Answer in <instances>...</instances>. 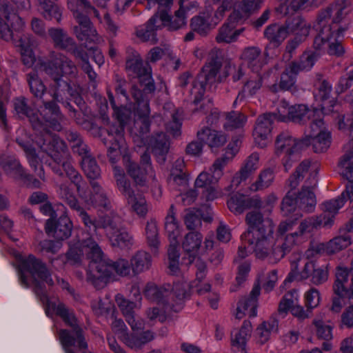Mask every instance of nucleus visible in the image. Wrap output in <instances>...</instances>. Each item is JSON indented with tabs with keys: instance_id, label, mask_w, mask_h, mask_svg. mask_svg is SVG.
Here are the masks:
<instances>
[{
	"instance_id": "obj_1",
	"label": "nucleus",
	"mask_w": 353,
	"mask_h": 353,
	"mask_svg": "<svg viewBox=\"0 0 353 353\" xmlns=\"http://www.w3.org/2000/svg\"><path fill=\"white\" fill-rule=\"evenodd\" d=\"M41 68L51 80L49 89L52 100L46 101L42 99L43 105L39 107L38 111L46 122L59 130L63 115L57 102L64 104L70 111V116L76 117L77 111L68 101L73 99L78 104L82 101L79 97V88L68 80L76 76L77 68L68 57L55 52H51L48 60L41 63Z\"/></svg>"
},
{
	"instance_id": "obj_2",
	"label": "nucleus",
	"mask_w": 353,
	"mask_h": 353,
	"mask_svg": "<svg viewBox=\"0 0 353 353\" xmlns=\"http://www.w3.org/2000/svg\"><path fill=\"white\" fill-rule=\"evenodd\" d=\"M26 274H30L34 285V290L40 300L46 303L48 307H52L55 313L59 316L63 321L72 329V335L77 337V345L80 350H85L88 344L83 336L82 329L79 326L77 319L73 312L68 308L64 304L59 303L58 305L50 303L48 301L43 283L48 285H53V281L50 274L46 265L33 255L22 259L20 263V281L25 287H28Z\"/></svg>"
},
{
	"instance_id": "obj_3",
	"label": "nucleus",
	"mask_w": 353,
	"mask_h": 353,
	"mask_svg": "<svg viewBox=\"0 0 353 353\" xmlns=\"http://www.w3.org/2000/svg\"><path fill=\"white\" fill-rule=\"evenodd\" d=\"M125 69L134 77H137L143 86V90L133 85L131 94L137 104V113L139 117L137 124L141 123L140 133L142 134L149 132L150 114V99L156 88L152 78V68L144 65L140 54L133 48L128 47L126 49Z\"/></svg>"
},
{
	"instance_id": "obj_4",
	"label": "nucleus",
	"mask_w": 353,
	"mask_h": 353,
	"mask_svg": "<svg viewBox=\"0 0 353 353\" xmlns=\"http://www.w3.org/2000/svg\"><path fill=\"white\" fill-rule=\"evenodd\" d=\"M350 265L346 267L343 264L336 268L335 281L333 285L334 295L332 299L330 311L339 313L347 298L349 304L353 301V254L350 256Z\"/></svg>"
},
{
	"instance_id": "obj_5",
	"label": "nucleus",
	"mask_w": 353,
	"mask_h": 353,
	"mask_svg": "<svg viewBox=\"0 0 353 353\" xmlns=\"http://www.w3.org/2000/svg\"><path fill=\"white\" fill-rule=\"evenodd\" d=\"M222 66V57L217 50H212L207 59V62L202 68L201 72L193 81L191 95L194 96V103L196 105L203 97L207 85H211L216 81H222L223 74L217 77Z\"/></svg>"
},
{
	"instance_id": "obj_6",
	"label": "nucleus",
	"mask_w": 353,
	"mask_h": 353,
	"mask_svg": "<svg viewBox=\"0 0 353 353\" xmlns=\"http://www.w3.org/2000/svg\"><path fill=\"white\" fill-rule=\"evenodd\" d=\"M36 143L41 151L59 164L70 157L65 143L57 134L48 131L43 132L38 135Z\"/></svg>"
},
{
	"instance_id": "obj_7",
	"label": "nucleus",
	"mask_w": 353,
	"mask_h": 353,
	"mask_svg": "<svg viewBox=\"0 0 353 353\" xmlns=\"http://www.w3.org/2000/svg\"><path fill=\"white\" fill-rule=\"evenodd\" d=\"M36 143L41 151L59 164L70 157L65 143L57 134L48 131L43 132L38 135Z\"/></svg>"
},
{
	"instance_id": "obj_8",
	"label": "nucleus",
	"mask_w": 353,
	"mask_h": 353,
	"mask_svg": "<svg viewBox=\"0 0 353 353\" xmlns=\"http://www.w3.org/2000/svg\"><path fill=\"white\" fill-rule=\"evenodd\" d=\"M113 276L112 260L103 254L99 259L91 261L87 272V281L97 289L103 288Z\"/></svg>"
},
{
	"instance_id": "obj_9",
	"label": "nucleus",
	"mask_w": 353,
	"mask_h": 353,
	"mask_svg": "<svg viewBox=\"0 0 353 353\" xmlns=\"http://www.w3.org/2000/svg\"><path fill=\"white\" fill-rule=\"evenodd\" d=\"M248 229L243 234V239L261 236L262 234L273 233L274 225L269 217H265L259 211H251L245 216Z\"/></svg>"
},
{
	"instance_id": "obj_10",
	"label": "nucleus",
	"mask_w": 353,
	"mask_h": 353,
	"mask_svg": "<svg viewBox=\"0 0 353 353\" xmlns=\"http://www.w3.org/2000/svg\"><path fill=\"white\" fill-rule=\"evenodd\" d=\"M223 8H217L214 15L210 10L201 13L200 15L193 17L190 26L193 31L200 35H206L211 29L214 28L224 17Z\"/></svg>"
},
{
	"instance_id": "obj_11",
	"label": "nucleus",
	"mask_w": 353,
	"mask_h": 353,
	"mask_svg": "<svg viewBox=\"0 0 353 353\" xmlns=\"http://www.w3.org/2000/svg\"><path fill=\"white\" fill-rule=\"evenodd\" d=\"M273 233L262 234L261 236H253L245 239L250 245H253V251L257 259H267L270 263L274 264L272 259V254L274 248V241L272 237Z\"/></svg>"
},
{
	"instance_id": "obj_12",
	"label": "nucleus",
	"mask_w": 353,
	"mask_h": 353,
	"mask_svg": "<svg viewBox=\"0 0 353 353\" xmlns=\"http://www.w3.org/2000/svg\"><path fill=\"white\" fill-rule=\"evenodd\" d=\"M228 157H220L217 158L210 167L209 171L202 172L195 180L196 188H203L216 185L223 174V168L228 163Z\"/></svg>"
},
{
	"instance_id": "obj_13",
	"label": "nucleus",
	"mask_w": 353,
	"mask_h": 353,
	"mask_svg": "<svg viewBox=\"0 0 353 353\" xmlns=\"http://www.w3.org/2000/svg\"><path fill=\"white\" fill-rule=\"evenodd\" d=\"M68 7L78 23L77 26L92 23L88 14H93L97 19L101 20L99 11L88 0H68Z\"/></svg>"
},
{
	"instance_id": "obj_14",
	"label": "nucleus",
	"mask_w": 353,
	"mask_h": 353,
	"mask_svg": "<svg viewBox=\"0 0 353 353\" xmlns=\"http://www.w3.org/2000/svg\"><path fill=\"white\" fill-rule=\"evenodd\" d=\"M275 117L272 112H266L259 116L256 121L253 137L256 144L261 148L265 147L269 142Z\"/></svg>"
},
{
	"instance_id": "obj_15",
	"label": "nucleus",
	"mask_w": 353,
	"mask_h": 353,
	"mask_svg": "<svg viewBox=\"0 0 353 353\" xmlns=\"http://www.w3.org/2000/svg\"><path fill=\"white\" fill-rule=\"evenodd\" d=\"M316 184V174H310V176L305 182V185H303L301 190L296 196L298 208L306 212H311L314 210L316 201L312 188L315 187Z\"/></svg>"
},
{
	"instance_id": "obj_16",
	"label": "nucleus",
	"mask_w": 353,
	"mask_h": 353,
	"mask_svg": "<svg viewBox=\"0 0 353 353\" xmlns=\"http://www.w3.org/2000/svg\"><path fill=\"white\" fill-rule=\"evenodd\" d=\"M72 227L70 218L63 214L56 222L53 219H48L45 230L47 234H52L59 241H63L70 236Z\"/></svg>"
},
{
	"instance_id": "obj_17",
	"label": "nucleus",
	"mask_w": 353,
	"mask_h": 353,
	"mask_svg": "<svg viewBox=\"0 0 353 353\" xmlns=\"http://www.w3.org/2000/svg\"><path fill=\"white\" fill-rule=\"evenodd\" d=\"M194 2L190 5L188 0H181L180 8L175 12V15L171 18L168 12L163 10L159 13V18L163 25L168 26L170 30H176L185 25V13L190 7L194 6Z\"/></svg>"
},
{
	"instance_id": "obj_18",
	"label": "nucleus",
	"mask_w": 353,
	"mask_h": 353,
	"mask_svg": "<svg viewBox=\"0 0 353 353\" xmlns=\"http://www.w3.org/2000/svg\"><path fill=\"white\" fill-rule=\"evenodd\" d=\"M229 210L235 214H241L250 208L259 209L262 206L261 200L257 197H247L241 194H235L227 202Z\"/></svg>"
},
{
	"instance_id": "obj_19",
	"label": "nucleus",
	"mask_w": 353,
	"mask_h": 353,
	"mask_svg": "<svg viewBox=\"0 0 353 353\" xmlns=\"http://www.w3.org/2000/svg\"><path fill=\"white\" fill-rule=\"evenodd\" d=\"M260 294V286L255 285L248 296L243 297L238 303L236 318L241 319L248 314L250 317L256 316L257 299Z\"/></svg>"
},
{
	"instance_id": "obj_20",
	"label": "nucleus",
	"mask_w": 353,
	"mask_h": 353,
	"mask_svg": "<svg viewBox=\"0 0 353 353\" xmlns=\"http://www.w3.org/2000/svg\"><path fill=\"white\" fill-rule=\"evenodd\" d=\"M123 163L128 174L137 186L144 187L147 184L148 176L154 179V175L150 171L141 167L128 156L123 157Z\"/></svg>"
},
{
	"instance_id": "obj_21",
	"label": "nucleus",
	"mask_w": 353,
	"mask_h": 353,
	"mask_svg": "<svg viewBox=\"0 0 353 353\" xmlns=\"http://www.w3.org/2000/svg\"><path fill=\"white\" fill-rule=\"evenodd\" d=\"M68 159H69L61 162L63 171L70 182L75 185L78 195L81 198L86 199H88L87 182L83 179L81 174L74 168Z\"/></svg>"
},
{
	"instance_id": "obj_22",
	"label": "nucleus",
	"mask_w": 353,
	"mask_h": 353,
	"mask_svg": "<svg viewBox=\"0 0 353 353\" xmlns=\"http://www.w3.org/2000/svg\"><path fill=\"white\" fill-rule=\"evenodd\" d=\"M196 137L198 140L206 144L211 149L221 148L227 142V137L223 132L208 126L203 127L199 130Z\"/></svg>"
},
{
	"instance_id": "obj_23",
	"label": "nucleus",
	"mask_w": 353,
	"mask_h": 353,
	"mask_svg": "<svg viewBox=\"0 0 353 353\" xmlns=\"http://www.w3.org/2000/svg\"><path fill=\"white\" fill-rule=\"evenodd\" d=\"M271 74L272 72H268L262 76L256 73L254 76L251 77L245 83L243 90L239 93L234 102V105H236L238 101L241 102L244 100L245 92H248L250 96L254 95L260 90L263 83L270 88L271 85L268 81V77Z\"/></svg>"
},
{
	"instance_id": "obj_24",
	"label": "nucleus",
	"mask_w": 353,
	"mask_h": 353,
	"mask_svg": "<svg viewBox=\"0 0 353 353\" xmlns=\"http://www.w3.org/2000/svg\"><path fill=\"white\" fill-rule=\"evenodd\" d=\"M313 270V262L299 257L291 262V270L288 276L290 281H303L308 279Z\"/></svg>"
},
{
	"instance_id": "obj_25",
	"label": "nucleus",
	"mask_w": 353,
	"mask_h": 353,
	"mask_svg": "<svg viewBox=\"0 0 353 353\" xmlns=\"http://www.w3.org/2000/svg\"><path fill=\"white\" fill-rule=\"evenodd\" d=\"M116 302L131 328L133 330L142 329L143 322L142 321H137L134 316V309L137 306V304L126 299L121 294L116 296Z\"/></svg>"
},
{
	"instance_id": "obj_26",
	"label": "nucleus",
	"mask_w": 353,
	"mask_h": 353,
	"mask_svg": "<svg viewBox=\"0 0 353 353\" xmlns=\"http://www.w3.org/2000/svg\"><path fill=\"white\" fill-rule=\"evenodd\" d=\"M232 18H236L232 14L229 17L218 30L215 40L218 43H231L235 42L239 36L243 32L244 28L235 29L234 24L231 21Z\"/></svg>"
},
{
	"instance_id": "obj_27",
	"label": "nucleus",
	"mask_w": 353,
	"mask_h": 353,
	"mask_svg": "<svg viewBox=\"0 0 353 353\" xmlns=\"http://www.w3.org/2000/svg\"><path fill=\"white\" fill-rule=\"evenodd\" d=\"M78 245L81 248V252L85 254L88 259L96 260L103 256V251L98 243L94 239V235L90 233L83 232L82 237L79 241Z\"/></svg>"
},
{
	"instance_id": "obj_28",
	"label": "nucleus",
	"mask_w": 353,
	"mask_h": 353,
	"mask_svg": "<svg viewBox=\"0 0 353 353\" xmlns=\"http://www.w3.org/2000/svg\"><path fill=\"white\" fill-rule=\"evenodd\" d=\"M241 59L255 73H258L266 63L261 50L256 46L245 48L241 54Z\"/></svg>"
},
{
	"instance_id": "obj_29",
	"label": "nucleus",
	"mask_w": 353,
	"mask_h": 353,
	"mask_svg": "<svg viewBox=\"0 0 353 353\" xmlns=\"http://www.w3.org/2000/svg\"><path fill=\"white\" fill-rule=\"evenodd\" d=\"M319 114V111L315 110L314 115L307 120V123L305 124L307 126L304 130V137H302L303 144L309 143L310 137H316L329 131Z\"/></svg>"
},
{
	"instance_id": "obj_30",
	"label": "nucleus",
	"mask_w": 353,
	"mask_h": 353,
	"mask_svg": "<svg viewBox=\"0 0 353 353\" xmlns=\"http://www.w3.org/2000/svg\"><path fill=\"white\" fill-rule=\"evenodd\" d=\"M303 138L296 139L287 131L281 132L275 140V150L277 155L297 148H303Z\"/></svg>"
},
{
	"instance_id": "obj_31",
	"label": "nucleus",
	"mask_w": 353,
	"mask_h": 353,
	"mask_svg": "<svg viewBox=\"0 0 353 353\" xmlns=\"http://www.w3.org/2000/svg\"><path fill=\"white\" fill-rule=\"evenodd\" d=\"M296 235L294 233L280 237L274 241V248L272 254L274 262L278 263L288 253H289L296 245Z\"/></svg>"
},
{
	"instance_id": "obj_32",
	"label": "nucleus",
	"mask_w": 353,
	"mask_h": 353,
	"mask_svg": "<svg viewBox=\"0 0 353 353\" xmlns=\"http://www.w3.org/2000/svg\"><path fill=\"white\" fill-rule=\"evenodd\" d=\"M0 165L10 176L22 179L26 172L19 161L13 156L2 155L0 157Z\"/></svg>"
},
{
	"instance_id": "obj_33",
	"label": "nucleus",
	"mask_w": 353,
	"mask_h": 353,
	"mask_svg": "<svg viewBox=\"0 0 353 353\" xmlns=\"http://www.w3.org/2000/svg\"><path fill=\"white\" fill-rule=\"evenodd\" d=\"M99 225L105 232L108 239H110L122 227L121 218L116 213L111 212L99 216Z\"/></svg>"
},
{
	"instance_id": "obj_34",
	"label": "nucleus",
	"mask_w": 353,
	"mask_h": 353,
	"mask_svg": "<svg viewBox=\"0 0 353 353\" xmlns=\"http://www.w3.org/2000/svg\"><path fill=\"white\" fill-rule=\"evenodd\" d=\"M152 152L157 161L162 164L165 161L166 155L170 148V141L165 134H157L151 140Z\"/></svg>"
},
{
	"instance_id": "obj_35",
	"label": "nucleus",
	"mask_w": 353,
	"mask_h": 353,
	"mask_svg": "<svg viewBox=\"0 0 353 353\" xmlns=\"http://www.w3.org/2000/svg\"><path fill=\"white\" fill-rule=\"evenodd\" d=\"M14 108L16 113L21 117H26L32 123L34 128L41 125V121L37 112H34L28 104L24 97H19L14 101Z\"/></svg>"
},
{
	"instance_id": "obj_36",
	"label": "nucleus",
	"mask_w": 353,
	"mask_h": 353,
	"mask_svg": "<svg viewBox=\"0 0 353 353\" xmlns=\"http://www.w3.org/2000/svg\"><path fill=\"white\" fill-rule=\"evenodd\" d=\"M203 242V235L199 231H190L183 237L181 245L183 250L189 254V258L197 256Z\"/></svg>"
},
{
	"instance_id": "obj_37",
	"label": "nucleus",
	"mask_w": 353,
	"mask_h": 353,
	"mask_svg": "<svg viewBox=\"0 0 353 353\" xmlns=\"http://www.w3.org/2000/svg\"><path fill=\"white\" fill-rule=\"evenodd\" d=\"M48 34L52 40L54 46L67 51H70L75 47V41L69 37L61 28H52L48 30Z\"/></svg>"
},
{
	"instance_id": "obj_38",
	"label": "nucleus",
	"mask_w": 353,
	"mask_h": 353,
	"mask_svg": "<svg viewBox=\"0 0 353 353\" xmlns=\"http://www.w3.org/2000/svg\"><path fill=\"white\" fill-rule=\"evenodd\" d=\"M90 183L92 188L90 201L105 210H110L112 208L111 201L104 189L95 181H91Z\"/></svg>"
},
{
	"instance_id": "obj_39",
	"label": "nucleus",
	"mask_w": 353,
	"mask_h": 353,
	"mask_svg": "<svg viewBox=\"0 0 353 353\" xmlns=\"http://www.w3.org/2000/svg\"><path fill=\"white\" fill-rule=\"evenodd\" d=\"M170 289L165 287H158L152 283H148L143 290V294L151 301L157 302L158 305H166L168 303L167 297L169 294Z\"/></svg>"
},
{
	"instance_id": "obj_40",
	"label": "nucleus",
	"mask_w": 353,
	"mask_h": 353,
	"mask_svg": "<svg viewBox=\"0 0 353 353\" xmlns=\"http://www.w3.org/2000/svg\"><path fill=\"white\" fill-rule=\"evenodd\" d=\"M151 255L143 250L137 251L130 259V265L135 274L148 270L152 266Z\"/></svg>"
},
{
	"instance_id": "obj_41",
	"label": "nucleus",
	"mask_w": 353,
	"mask_h": 353,
	"mask_svg": "<svg viewBox=\"0 0 353 353\" xmlns=\"http://www.w3.org/2000/svg\"><path fill=\"white\" fill-rule=\"evenodd\" d=\"M288 34L287 28L277 23L268 26L264 31L265 37L276 46H279L285 39Z\"/></svg>"
},
{
	"instance_id": "obj_42",
	"label": "nucleus",
	"mask_w": 353,
	"mask_h": 353,
	"mask_svg": "<svg viewBox=\"0 0 353 353\" xmlns=\"http://www.w3.org/2000/svg\"><path fill=\"white\" fill-rule=\"evenodd\" d=\"M318 59V54L314 52H305L300 57L299 61H292L289 64L291 70L299 73L312 69Z\"/></svg>"
},
{
	"instance_id": "obj_43",
	"label": "nucleus",
	"mask_w": 353,
	"mask_h": 353,
	"mask_svg": "<svg viewBox=\"0 0 353 353\" xmlns=\"http://www.w3.org/2000/svg\"><path fill=\"white\" fill-rule=\"evenodd\" d=\"M279 329L278 321L274 318L263 321L256 328L258 342L264 344L269 339L272 334L276 333Z\"/></svg>"
},
{
	"instance_id": "obj_44",
	"label": "nucleus",
	"mask_w": 353,
	"mask_h": 353,
	"mask_svg": "<svg viewBox=\"0 0 353 353\" xmlns=\"http://www.w3.org/2000/svg\"><path fill=\"white\" fill-rule=\"evenodd\" d=\"M12 11V7L6 0H0V39L7 41L12 38V34L8 25L1 18L4 17L9 20Z\"/></svg>"
},
{
	"instance_id": "obj_45",
	"label": "nucleus",
	"mask_w": 353,
	"mask_h": 353,
	"mask_svg": "<svg viewBox=\"0 0 353 353\" xmlns=\"http://www.w3.org/2000/svg\"><path fill=\"white\" fill-rule=\"evenodd\" d=\"M314 110H309L304 105H292L288 110L289 121L299 124L307 123V120L314 115Z\"/></svg>"
},
{
	"instance_id": "obj_46",
	"label": "nucleus",
	"mask_w": 353,
	"mask_h": 353,
	"mask_svg": "<svg viewBox=\"0 0 353 353\" xmlns=\"http://www.w3.org/2000/svg\"><path fill=\"white\" fill-rule=\"evenodd\" d=\"M290 68L291 65L288 64L281 74V80L279 86L276 83L271 85L270 90L272 92H276L279 89L288 90L294 85L296 76L299 73L292 70Z\"/></svg>"
},
{
	"instance_id": "obj_47",
	"label": "nucleus",
	"mask_w": 353,
	"mask_h": 353,
	"mask_svg": "<svg viewBox=\"0 0 353 353\" xmlns=\"http://www.w3.org/2000/svg\"><path fill=\"white\" fill-rule=\"evenodd\" d=\"M331 144V133L330 131L324 132L314 137H310L309 143L303 144V148L312 145V150L316 153H322L330 148Z\"/></svg>"
},
{
	"instance_id": "obj_48",
	"label": "nucleus",
	"mask_w": 353,
	"mask_h": 353,
	"mask_svg": "<svg viewBox=\"0 0 353 353\" xmlns=\"http://www.w3.org/2000/svg\"><path fill=\"white\" fill-rule=\"evenodd\" d=\"M73 31L79 41L90 43H99L101 41V38L99 37L97 30L92 23L81 26H74Z\"/></svg>"
},
{
	"instance_id": "obj_49",
	"label": "nucleus",
	"mask_w": 353,
	"mask_h": 353,
	"mask_svg": "<svg viewBox=\"0 0 353 353\" xmlns=\"http://www.w3.org/2000/svg\"><path fill=\"white\" fill-rule=\"evenodd\" d=\"M57 193L59 198L68 204L71 209L76 211L81 207L72 188L66 183H63L57 186Z\"/></svg>"
},
{
	"instance_id": "obj_50",
	"label": "nucleus",
	"mask_w": 353,
	"mask_h": 353,
	"mask_svg": "<svg viewBox=\"0 0 353 353\" xmlns=\"http://www.w3.org/2000/svg\"><path fill=\"white\" fill-rule=\"evenodd\" d=\"M26 80L33 96L39 99H43V97L46 92V86L39 78L36 71H32L26 74Z\"/></svg>"
},
{
	"instance_id": "obj_51",
	"label": "nucleus",
	"mask_w": 353,
	"mask_h": 353,
	"mask_svg": "<svg viewBox=\"0 0 353 353\" xmlns=\"http://www.w3.org/2000/svg\"><path fill=\"white\" fill-rule=\"evenodd\" d=\"M66 139L70 143L73 152L81 157V159L90 154L88 145L78 132L72 130L67 132Z\"/></svg>"
},
{
	"instance_id": "obj_52",
	"label": "nucleus",
	"mask_w": 353,
	"mask_h": 353,
	"mask_svg": "<svg viewBox=\"0 0 353 353\" xmlns=\"http://www.w3.org/2000/svg\"><path fill=\"white\" fill-rule=\"evenodd\" d=\"M39 10L43 17L47 20L55 19L59 22L61 19V11L56 3L50 0L39 1Z\"/></svg>"
},
{
	"instance_id": "obj_53",
	"label": "nucleus",
	"mask_w": 353,
	"mask_h": 353,
	"mask_svg": "<svg viewBox=\"0 0 353 353\" xmlns=\"http://www.w3.org/2000/svg\"><path fill=\"white\" fill-rule=\"evenodd\" d=\"M81 165L82 170L90 181L100 177L101 169L96 159L91 157L90 154L82 158Z\"/></svg>"
},
{
	"instance_id": "obj_54",
	"label": "nucleus",
	"mask_w": 353,
	"mask_h": 353,
	"mask_svg": "<svg viewBox=\"0 0 353 353\" xmlns=\"http://www.w3.org/2000/svg\"><path fill=\"white\" fill-rule=\"evenodd\" d=\"M274 179V171L272 168L262 170L255 182L250 185V190L254 192L264 190L270 187Z\"/></svg>"
},
{
	"instance_id": "obj_55",
	"label": "nucleus",
	"mask_w": 353,
	"mask_h": 353,
	"mask_svg": "<svg viewBox=\"0 0 353 353\" xmlns=\"http://www.w3.org/2000/svg\"><path fill=\"white\" fill-rule=\"evenodd\" d=\"M263 0H242L234 10L232 14L236 17L250 16L257 11Z\"/></svg>"
},
{
	"instance_id": "obj_56",
	"label": "nucleus",
	"mask_w": 353,
	"mask_h": 353,
	"mask_svg": "<svg viewBox=\"0 0 353 353\" xmlns=\"http://www.w3.org/2000/svg\"><path fill=\"white\" fill-rule=\"evenodd\" d=\"M344 205L343 199L340 197L335 200L326 201L323 204V218L327 221L323 220L324 226L329 225L332 222V218L338 212V210Z\"/></svg>"
},
{
	"instance_id": "obj_57",
	"label": "nucleus",
	"mask_w": 353,
	"mask_h": 353,
	"mask_svg": "<svg viewBox=\"0 0 353 353\" xmlns=\"http://www.w3.org/2000/svg\"><path fill=\"white\" fill-rule=\"evenodd\" d=\"M289 32L296 34L301 38L306 37L310 32V25L301 17H296L293 18L291 21L287 23L285 26Z\"/></svg>"
},
{
	"instance_id": "obj_58",
	"label": "nucleus",
	"mask_w": 353,
	"mask_h": 353,
	"mask_svg": "<svg viewBox=\"0 0 353 353\" xmlns=\"http://www.w3.org/2000/svg\"><path fill=\"white\" fill-rule=\"evenodd\" d=\"M155 17H152L146 24L145 28L137 29L136 34L143 41H150L152 44H155L158 41L154 30L157 28L155 25L157 22Z\"/></svg>"
},
{
	"instance_id": "obj_59",
	"label": "nucleus",
	"mask_w": 353,
	"mask_h": 353,
	"mask_svg": "<svg viewBox=\"0 0 353 353\" xmlns=\"http://www.w3.org/2000/svg\"><path fill=\"white\" fill-rule=\"evenodd\" d=\"M351 244V236L347 234L339 235L331 239L325 245L326 252L330 254H335L345 249Z\"/></svg>"
},
{
	"instance_id": "obj_60",
	"label": "nucleus",
	"mask_w": 353,
	"mask_h": 353,
	"mask_svg": "<svg viewBox=\"0 0 353 353\" xmlns=\"http://www.w3.org/2000/svg\"><path fill=\"white\" fill-rule=\"evenodd\" d=\"M259 165V155L254 152L245 160V162L239 171L241 181L247 179L258 168Z\"/></svg>"
},
{
	"instance_id": "obj_61",
	"label": "nucleus",
	"mask_w": 353,
	"mask_h": 353,
	"mask_svg": "<svg viewBox=\"0 0 353 353\" xmlns=\"http://www.w3.org/2000/svg\"><path fill=\"white\" fill-rule=\"evenodd\" d=\"M183 221L188 230L197 231L202 225L201 210L195 208L187 209Z\"/></svg>"
},
{
	"instance_id": "obj_62",
	"label": "nucleus",
	"mask_w": 353,
	"mask_h": 353,
	"mask_svg": "<svg viewBox=\"0 0 353 353\" xmlns=\"http://www.w3.org/2000/svg\"><path fill=\"white\" fill-rule=\"evenodd\" d=\"M145 235L148 246L156 252L160 245L157 223L154 220L147 222L145 227Z\"/></svg>"
},
{
	"instance_id": "obj_63",
	"label": "nucleus",
	"mask_w": 353,
	"mask_h": 353,
	"mask_svg": "<svg viewBox=\"0 0 353 353\" xmlns=\"http://www.w3.org/2000/svg\"><path fill=\"white\" fill-rule=\"evenodd\" d=\"M310 165L311 161L309 159L303 161L296 168L294 173L289 177L288 184L292 190L299 185L300 181L303 179L304 174L308 171Z\"/></svg>"
},
{
	"instance_id": "obj_64",
	"label": "nucleus",
	"mask_w": 353,
	"mask_h": 353,
	"mask_svg": "<svg viewBox=\"0 0 353 353\" xmlns=\"http://www.w3.org/2000/svg\"><path fill=\"white\" fill-rule=\"evenodd\" d=\"M339 174L346 179H353V157L343 154L338 163Z\"/></svg>"
}]
</instances>
